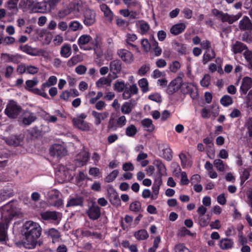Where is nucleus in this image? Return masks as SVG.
<instances>
[{
    "instance_id": "42",
    "label": "nucleus",
    "mask_w": 252,
    "mask_h": 252,
    "mask_svg": "<svg viewBox=\"0 0 252 252\" xmlns=\"http://www.w3.org/2000/svg\"><path fill=\"white\" fill-rule=\"evenodd\" d=\"M119 174V171L117 169L113 170L105 178V182L111 183L113 182Z\"/></svg>"
},
{
    "instance_id": "40",
    "label": "nucleus",
    "mask_w": 252,
    "mask_h": 252,
    "mask_svg": "<svg viewBox=\"0 0 252 252\" xmlns=\"http://www.w3.org/2000/svg\"><path fill=\"white\" fill-rule=\"evenodd\" d=\"M129 209L130 211L135 213L140 212L141 209V204L138 201H134L130 203Z\"/></svg>"
},
{
    "instance_id": "27",
    "label": "nucleus",
    "mask_w": 252,
    "mask_h": 252,
    "mask_svg": "<svg viewBox=\"0 0 252 252\" xmlns=\"http://www.w3.org/2000/svg\"><path fill=\"white\" fill-rule=\"evenodd\" d=\"M13 195L12 190L7 188L0 189V202L6 200Z\"/></svg>"
},
{
    "instance_id": "55",
    "label": "nucleus",
    "mask_w": 252,
    "mask_h": 252,
    "mask_svg": "<svg viewBox=\"0 0 252 252\" xmlns=\"http://www.w3.org/2000/svg\"><path fill=\"white\" fill-rule=\"evenodd\" d=\"M214 164L218 170L220 172L224 171V165L222 160L220 159H217L214 161Z\"/></svg>"
},
{
    "instance_id": "49",
    "label": "nucleus",
    "mask_w": 252,
    "mask_h": 252,
    "mask_svg": "<svg viewBox=\"0 0 252 252\" xmlns=\"http://www.w3.org/2000/svg\"><path fill=\"white\" fill-rule=\"evenodd\" d=\"M137 132L136 126L133 125H131L126 128V134L129 137H133Z\"/></svg>"
},
{
    "instance_id": "41",
    "label": "nucleus",
    "mask_w": 252,
    "mask_h": 252,
    "mask_svg": "<svg viewBox=\"0 0 252 252\" xmlns=\"http://www.w3.org/2000/svg\"><path fill=\"white\" fill-rule=\"evenodd\" d=\"M138 85L141 89L143 93H146L149 91L148 82L146 78H142L138 81Z\"/></svg>"
},
{
    "instance_id": "16",
    "label": "nucleus",
    "mask_w": 252,
    "mask_h": 252,
    "mask_svg": "<svg viewBox=\"0 0 252 252\" xmlns=\"http://www.w3.org/2000/svg\"><path fill=\"white\" fill-rule=\"evenodd\" d=\"M218 245L220 249L227 250L233 248L234 242L232 239L223 238L220 240Z\"/></svg>"
},
{
    "instance_id": "20",
    "label": "nucleus",
    "mask_w": 252,
    "mask_h": 252,
    "mask_svg": "<svg viewBox=\"0 0 252 252\" xmlns=\"http://www.w3.org/2000/svg\"><path fill=\"white\" fill-rule=\"evenodd\" d=\"M84 197L81 196H76L70 198L66 204L67 208L74 206H83L84 204Z\"/></svg>"
},
{
    "instance_id": "17",
    "label": "nucleus",
    "mask_w": 252,
    "mask_h": 252,
    "mask_svg": "<svg viewBox=\"0 0 252 252\" xmlns=\"http://www.w3.org/2000/svg\"><path fill=\"white\" fill-rule=\"evenodd\" d=\"M239 28L241 31H252V22L249 18L245 16L239 22Z\"/></svg>"
},
{
    "instance_id": "36",
    "label": "nucleus",
    "mask_w": 252,
    "mask_h": 252,
    "mask_svg": "<svg viewBox=\"0 0 252 252\" xmlns=\"http://www.w3.org/2000/svg\"><path fill=\"white\" fill-rule=\"evenodd\" d=\"M141 124L142 126L147 128V131L149 132H152L155 129V126L153 124V122L151 119H144L142 122Z\"/></svg>"
},
{
    "instance_id": "13",
    "label": "nucleus",
    "mask_w": 252,
    "mask_h": 252,
    "mask_svg": "<svg viewBox=\"0 0 252 252\" xmlns=\"http://www.w3.org/2000/svg\"><path fill=\"white\" fill-rule=\"evenodd\" d=\"M23 114L22 123L25 125L29 126L37 119L35 114L28 110L24 111Z\"/></svg>"
},
{
    "instance_id": "29",
    "label": "nucleus",
    "mask_w": 252,
    "mask_h": 252,
    "mask_svg": "<svg viewBox=\"0 0 252 252\" xmlns=\"http://www.w3.org/2000/svg\"><path fill=\"white\" fill-rule=\"evenodd\" d=\"M22 141V138L20 135H13L10 136L7 140V143L10 145L18 146Z\"/></svg>"
},
{
    "instance_id": "19",
    "label": "nucleus",
    "mask_w": 252,
    "mask_h": 252,
    "mask_svg": "<svg viewBox=\"0 0 252 252\" xmlns=\"http://www.w3.org/2000/svg\"><path fill=\"white\" fill-rule=\"evenodd\" d=\"M121 65V61L119 60H114L110 62V70L115 75L113 79L117 78V74L120 72L122 69Z\"/></svg>"
},
{
    "instance_id": "50",
    "label": "nucleus",
    "mask_w": 252,
    "mask_h": 252,
    "mask_svg": "<svg viewBox=\"0 0 252 252\" xmlns=\"http://www.w3.org/2000/svg\"><path fill=\"white\" fill-rule=\"evenodd\" d=\"M242 41L248 43H252V32L251 31L245 32L242 35Z\"/></svg>"
},
{
    "instance_id": "54",
    "label": "nucleus",
    "mask_w": 252,
    "mask_h": 252,
    "mask_svg": "<svg viewBox=\"0 0 252 252\" xmlns=\"http://www.w3.org/2000/svg\"><path fill=\"white\" fill-rule=\"evenodd\" d=\"M131 111V103L128 102H124L121 107L122 112L124 114H129Z\"/></svg>"
},
{
    "instance_id": "9",
    "label": "nucleus",
    "mask_w": 252,
    "mask_h": 252,
    "mask_svg": "<svg viewBox=\"0 0 252 252\" xmlns=\"http://www.w3.org/2000/svg\"><path fill=\"white\" fill-rule=\"evenodd\" d=\"M89 219L95 220H98L101 216L100 208L95 203H93L86 212Z\"/></svg>"
},
{
    "instance_id": "45",
    "label": "nucleus",
    "mask_w": 252,
    "mask_h": 252,
    "mask_svg": "<svg viewBox=\"0 0 252 252\" xmlns=\"http://www.w3.org/2000/svg\"><path fill=\"white\" fill-rule=\"evenodd\" d=\"M111 82V80L110 79L104 77H101L96 82V86L97 88H101L103 85L110 86Z\"/></svg>"
},
{
    "instance_id": "11",
    "label": "nucleus",
    "mask_w": 252,
    "mask_h": 252,
    "mask_svg": "<svg viewBox=\"0 0 252 252\" xmlns=\"http://www.w3.org/2000/svg\"><path fill=\"white\" fill-rule=\"evenodd\" d=\"M84 24L89 27L93 25L95 22V13L94 10L86 9L84 13Z\"/></svg>"
},
{
    "instance_id": "4",
    "label": "nucleus",
    "mask_w": 252,
    "mask_h": 252,
    "mask_svg": "<svg viewBox=\"0 0 252 252\" xmlns=\"http://www.w3.org/2000/svg\"><path fill=\"white\" fill-rule=\"evenodd\" d=\"M213 15L222 22H227L229 24H232L238 20L242 15V13H238L236 15H230L227 13H223L217 9H213L212 11Z\"/></svg>"
},
{
    "instance_id": "37",
    "label": "nucleus",
    "mask_w": 252,
    "mask_h": 252,
    "mask_svg": "<svg viewBox=\"0 0 252 252\" xmlns=\"http://www.w3.org/2000/svg\"><path fill=\"white\" fill-rule=\"evenodd\" d=\"M245 127L247 129L246 134L250 139L252 138V117L249 118L245 123Z\"/></svg>"
},
{
    "instance_id": "2",
    "label": "nucleus",
    "mask_w": 252,
    "mask_h": 252,
    "mask_svg": "<svg viewBox=\"0 0 252 252\" xmlns=\"http://www.w3.org/2000/svg\"><path fill=\"white\" fill-rule=\"evenodd\" d=\"M16 215V208L11 203H7L2 207L1 221L0 222V242L6 240L9 224Z\"/></svg>"
},
{
    "instance_id": "56",
    "label": "nucleus",
    "mask_w": 252,
    "mask_h": 252,
    "mask_svg": "<svg viewBox=\"0 0 252 252\" xmlns=\"http://www.w3.org/2000/svg\"><path fill=\"white\" fill-rule=\"evenodd\" d=\"M142 47L143 49V50L145 52H149L151 50V44L149 42V41L146 39L144 38L141 40V42Z\"/></svg>"
},
{
    "instance_id": "61",
    "label": "nucleus",
    "mask_w": 252,
    "mask_h": 252,
    "mask_svg": "<svg viewBox=\"0 0 252 252\" xmlns=\"http://www.w3.org/2000/svg\"><path fill=\"white\" fill-rule=\"evenodd\" d=\"M180 67L181 64L177 61L173 62L169 66L170 70L173 73H176Z\"/></svg>"
},
{
    "instance_id": "8",
    "label": "nucleus",
    "mask_w": 252,
    "mask_h": 252,
    "mask_svg": "<svg viewBox=\"0 0 252 252\" xmlns=\"http://www.w3.org/2000/svg\"><path fill=\"white\" fill-rule=\"evenodd\" d=\"M50 155L54 157L60 158L66 155V149L61 144H54L49 149Z\"/></svg>"
},
{
    "instance_id": "24",
    "label": "nucleus",
    "mask_w": 252,
    "mask_h": 252,
    "mask_svg": "<svg viewBox=\"0 0 252 252\" xmlns=\"http://www.w3.org/2000/svg\"><path fill=\"white\" fill-rule=\"evenodd\" d=\"M42 219L45 220H57L58 218V213L55 211H45L40 214Z\"/></svg>"
},
{
    "instance_id": "48",
    "label": "nucleus",
    "mask_w": 252,
    "mask_h": 252,
    "mask_svg": "<svg viewBox=\"0 0 252 252\" xmlns=\"http://www.w3.org/2000/svg\"><path fill=\"white\" fill-rule=\"evenodd\" d=\"M47 234L48 236L51 237L53 240H57L61 236L60 232L57 229L54 228H50L47 232Z\"/></svg>"
},
{
    "instance_id": "35",
    "label": "nucleus",
    "mask_w": 252,
    "mask_h": 252,
    "mask_svg": "<svg viewBox=\"0 0 252 252\" xmlns=\"http://www.w3.org/2000/svg\"><path fill=\"white\" fill-rule=\"evenodd\" d=\"M81 235L83 237H94L96 238H99L101 234L97 232H91V231L86 229L83 228L81 230Z\"/></svg>"
},
{
    "instance_id": "21",
    "label": "nucleus",
    "mask_w": 252,
    "mask_h": 252,
    "mask_svg": "<svg viewBox=\"0 0 252 252\" xmlns=\"http://www.w3.org/2000/svg\"><path fill=\"white\" fill-rule=\"evenodd\" d=\"M162 183L161 177H157L154 181L152 187L153 194L151 196L152 199H156L159 193L160 187Z\"/></svg>"
},
{
    "instance_id": "33",
    "label": "nucleus",
    "mask_w": 252,
    "mask_h": 252,
    "mask_svg": "<svg viewBox=\"0 0 252 252\" xmlns=\"http://www.w3.org/2000/svg\"><path fill=\"white\" fill-rule=\"evenodd\" d=\"M60 54L62 57L67 58L71 54V46L69 44L63 45L61 50Z\"/></svg>"
},
{
    "instance_id": "6",
    "label": "nucleus",
    "mask_w": 252,
    "mask_h": 252,
    "mask_svg": "<svg viewBox=\"0 0 252 252\" xmlns=\"http://www.w3.org/2000/svg\"><path fill=\"white\" fill-rule=\"evenodd\" d=\"M181 88L183 94H189L193 99L198 97L197 89L192 83L182 84Z\"/></svg>"
},
{
    "instance_id": "15",
    "label": "nucleus",
    "mask_w": 252,
    "mask_h": 252,
    "mask_svg": "<svg viewBox=\"0 0 252 252\" xmlns=\"http://www.w3.org/2000/svg\"><path fill=\"white\" fill-rule=\"evenodd\" d=\"M117 54L122 60L126 63H130L133 60L132 54L127 50L121 49L117 51Z\"/></svg>"
},
{
    "instance_id": "12",
    "label": "nucleus",
    "mask_w": 252,
    "mask_h": 252,
    "mask_svg": "<svg viewBox=\"0 0 252 252\" xmlns=\"http://www.w3.org/2000/svg\"><path fill=\"white\" fill-rule=\"evenodd\" d=\"M252 87V79L251 78L246 76L244 77L242 81L240 88V93L241 95H245L247 94L248 91Z\"/></svg>"
},
{
    "instance_id": "53",
    "label": "nucleus",
    "mask_w": 252,
    "mask_h": 252,
    "mask_svg": "<svg viewBox=\"0 0 252 252\" xmlns=\"http://www.w3.org/2000/svg\"><path fill=\"white\" fill-rule=\"evenodd\" d=\"M244 56L249 63V68L252 69V51L250 50H246L244 53Z\"/></svg>"
},
{
    "instance_id": "47",
    "label": "nucleus",
    "mask_w": 252,
    "mask_h": 252,
    "mask_svg": "<svg viewBox=\"0 0 252 252\" xmlns=\"http://www.w3.org/2000/svg\"><path fill=\"white\" fill-rule=\"evenodd\" d=\"M38 83L37 78H34L33 80H28L26 81L25 89L30 92L31 91L33 87L36 86Z\"/></svg>"
},
{
    "instance_id": "22",
    "label": "nucleus",
    "mask_w": 252,
    "mask_h": 252,
    "mask_svg": "<svg viewBox=\"0 0 252 252\" xmlns=\"http://www.w3.org/2000/svg\"><path fill=\"white\" fill-rule=\"evenodd\" d=\"M186 28V25L185 23H177L172 26L170 30V32L172 34L177 35L184 32Z\"/></svg>"
},
{
    "instance_id": "58",
    "label": "nucleus",
    "mask_w": 252,
    "mask_h": 252,
    "mask_svg": "<svg viewBox=\"0 0 252 252\" xmlns=\"http://www.w3.org/2000/svg\"><path fill=\"white\" fill-rule=\"evenodd\" d=\"M210 76L209 74H205L200 81V85L203 87H208L210 84Z\"/></svg>"
},
{
    "instance_id": "30",
    "label": "nucleus",
    "mask_w": 252,
    "mask_h": 252,
    "mask_svg": "<svg viewBox=\"0 0 252 252\" xmlns=\"http://www.w3.org/2000/svg\"><path fill=\"white\" fill-rule=\"evenodd\" d=\"M216 57L215 51L213 49L207 50L204 54L203 58V63L204 64H206L208 62L214 59Z\"/></svg>"
},
{
    "instance_id": "46",
    "label": "nucleus",
    "mask_w": 252,
    "mask_h": 252,
    "mask_svg": "<svg viewBox=\"0 0 252 252\" xmlns=\"http://www.w3.org/2000/svg\"><path fill=\"white\" fill-rule=\"evenodd\" d=\"M60 0H48L47 1H41V2H45L46 4V12L49 11L52 8H54L60 2Z\"/></svg>"
},
{
    "instance_id": "3",
    "label": "nucleus",
    "mask_w": 252,
    "mask_h": 252,
    "mask_svg": "<svg viewBox=\"0 0 252 252\" xmlns=\"http://www.w3.org/2000/svg\"><path fill=\"white\" fill-rule=\"evenodd\" d=\"M46 4L34 0H21L19 6L23 11H29L31 13H45L47 10Z\"/></svg>"
},
{
    "instance_id": "7",
    "label": "nucleus",
    "mask_w": 252,
    "mask_h": 252,
    "mask_svg": "<svg viewBox=\"0 0 252 252\" xmlns=\"http://www.w3.org/2000/svg\"><path fill=\"white\" fill-rule=\"evenodd\" d=\"M108 198L111 204L116 207L120 206L121 205V199L116 190L112 187H109L107 189Z\"/></svg>"
},
{
    "instance_id": "44",
    "label": "nucleus",
    "mask_w": 252,
    "mask_h": 252,
    "mask_svg": "<svg viewBox=\"0 0 252 252\" xmlns=\"http://www.w3.org/2000/svg\"><path fill=\"white\" fill-rule=\"evenodd\" d=\"M19 0H8L6 3V8L9 10H15V14L18 11L17 3Z\"/></svg>"
},
{
    "instance_id": "32",
    "label": "nucleus",
    "mask_w": 252,
    "mask_h": 252,
    "mask_svg": "<svg viewBox=\"0 0 252 252\" xmlns=\"http://www.w3.org/2000/svg\"><path fill=\"white\" fill-rule=\"evenodd\" d=\"M211 220V216L209 214L206 215H199L198 223L201 227H204L207 226Z\"/></svg>"
},
{
    "instance_id": "64",
    "label": "nucleus",
    "mask_w": 252,
    "mask_h": 252,
    "mask_svg": "<svg viewBox=\"0 0 252 252\" xmlns=\"http://www.w3.org/2000/svg\"><path fill=\"white\" fill-rule=\"evenodd\" d=\"M70 13V11L68 8H65L62 10H60L57 14V16L63 19L64 18L65 16L69 14Z\"/></svg>"
},
{
    "instance_id": "57",
    "label": "nucleus",
    "mask_w": 252,
    "mask_h": 252,
    "mask_svg": "<svg viewBox=\"0 0 252 252\" xmlns=\"http://www.w3.org/2000/svg\"><path fill=\"white\" fill-rule=\"evenodd\" d=\"M174 250L175 252H190L183 244H178L175 246Z\"/></svg>"
},
{
    "instance_id": "51",
    "label": "nucleus",
    "mask_w": 252,
    "mask_h": 252,
    "mask_svg": "<svg viewBox=\"0 0 252 252\" xmlns=\"http://www.w3.org/2000/svg\"><path fill=\"white\" fill-rule=\"evenodd\" d=\"M163 158L167 161H170L173 158L172 151L169 147L163 149Z\"/></svg>"
},
{
    "instance_id": "39",
    "label": "nucleus",
    "mask_w": 252,
    "mask_h": 252,
    "mask_svg": "<svg viewBox=\"0 0 252 252\" xmlns=\"http://www.w3.org/2000/svg\"><path fill=\"white\" fill-rule=\"evenodd\" d=\"M126 84H125L124 81H117L114 85V90L119 93H121L125 91Z\"/></svg>"
},
{
    "instance_id": "25",
    "label": "nucleus",
    "mask_w": 252,
    "mask_h": 252,
    "mask_svg": "<svg viewBox=\"0 0 252 252\" xmlns=\"http://www.w3.org/2000/svg\"><path fill=\"white\" fill-rule=\"evenodd\" d=\"M92 37L90 35L87 34H83L81 35L78 40V44L81 49L86 50H91L92 48H84L82 46L88 43L91 40Z\"/></svg>"
},
{
    "instance_id": "1",
    "label": "nucleus",
    "mask_w": 252,
    "mask_h": 252,
    "mask_svg": "<svg viewBox=\"0 0 252 252\" xmlns=\"http://www.w3.org/2000/svg\"><path fill=\"white\" fill-rule=\"evenodd\" d=\"M40 226L32 221H27L23 225V232L24 238L20 243V247L27 249H34L37 244V239L41 234Z\"/></svg>"
},
{
    "instance_id": "34",
    "label": "nucleus",
    "mask_w": 252,
    "mask_h": 252,
    "mask_svg": "<svg viewBox=\"0 0 252 252\" xmlns=\"http://www.w3.org/2000/svg\"><path fill=\"white\" fill-rule=\"evenodd\" d=\"M134 236L138 240H144L149 237V234L145 229H141L135 232L134 234Z\"/></svg>"
},
{
    "instance_id": "14",
    "label": "nucleus",
    "mask_w": 252,
    "mask_h": 252,
    "mask_svg": "<svg viewBox=\"0 0 252 252\" xmlns=\"http://www.w3.org/2000/svg\"><path fill=\"white\" fill-rule=\"evenodd\" d=\"M138 93V88L136 84L130 85L129 87L126 86L123 94V98L125 100L128 99L132 95L137 94Z\"/></svg>"
},
{
    "instance_id": "31",
    "label": "nucleus",
    "mask_w": 252,
    "mask_h": 252,
    "mask_svg": "<svg viewBox=\"0 0 252 252\" xmlns=\"http://www.w3.org/2000/svg\"><path fill=\"white\" fill-rule=\"evenodd\" d=\"M57 82V78L55 76H50L48 79L43 83L41 85V89L44 91L46 88H49L50 86H54L56 84Z\"/></svg>"
},
{
    "instance_id": "28",
    "label": "nucleus",
    "mask_w": 252,
    "mask_h": 252,
    "mask_svg": "<svg viewBox=\"0 0 252 252\" xmlns=\"http://www.w3.org/2000/svg\"><path fill=\"white\" fill-rule=\"evenodd\" d=\"M154 165L157 167L159 176L158 177H161L166 173V169L160 159H156L154 162Z\"/></svg>"
},
{
    "instance_id": "52",
    "label": "nucleus",
    "mask_w": 252,
    "mask_h": 252,
    "mask_svg": "<svg viewBox=\"0 0 252 252\" xmlns=\"http://www.w3.org/2000/svg\"><path fill=\"white\" fill-rule=\"evenodd\" d=\"M69 28L73 31H76L81 30L83 28L82 25L77 21H71L69 25Z\"/></svg>"
},
{
    "instance_id": "59",
    "label": "nucleus",
    "mask_w": 252,
    "mask_h": 252,
    "mask_svg": "<svg viewBox=\"0 0 252 252\" xmlns=\"http://www.w3.org/2000/svg\"><path fill=\"white\" fill-rule=\"evenodd\" d=\"M93 43L94 46V50L97 57L98 58L101 57L103 55V53L101 50L98 48L99 43L96 38H95L93 41Z\"/></svg>"
},
{
    "instance_id": "10",
    "label": "nucleus",
    "mask_w": 252,
    "mask_h": 252,
    "mask_svg": "<svg viewBox=\"0 0 252 252\" xmlns=\"http://www.w3.org/2000/svg\"><path fill=\"white\" fill-rule=\"evenodd\" d=\"M182 82L181 78H177L171 81L167 86L166 93L172 95L177 92L182 87Z\"/></svg>"
},
{
    "instance_id": "26",
    "label": "nucleus",
    "mask_w": 252,
    "mask_h": 252,
    "mask_svg": "<svg viewBox=\"0 0 252 252\" xmlns=\"http://www.w3.org/2000/svg\"><path fill=\"white\" fill-rule=\"evenodd\" d=\"M245 50H249L247 45L238 41H237L233 45L232 49V50L234 54L242 53Z\"/></svg>"
},
{
    "instance_id": "62",
    "label": "nucleus",
    "mask_w": 252,
    "mask_h": 252,
    "mask_svg": "<svg viewBox=\"0 0 252 252\" xmlns=\"http://www.w3.org/2000/svg\"><path fill=\"white\" fill-rule=\"evenodd\" d=\"M117 123H116L115 120L114 118L111 117L108 122V128L109 130L112 131L116 130L118 127Z\"/></svg>"
},
{
    "instance_id": "23",
    "label": "nucleus",
    "mask_w": 252,
    "mask_h": 252,
    "mask_svg": "<svg viewBox=\"0 0 252 252\" xmlns=\"http://www.w3.org/2000/svg\"><path fill=\"white\" fill-rule=\"evenodd\" d=\"M92 115L95 118V124L98 126L101 124V121L104 120L108 117L109 113L107 112L99 113L95 111H93Z\"/></svg>"
},
{
    "instance_id": "5",
    "label": "nucleus",
    "mask_w": 252,
    "mask_h": 252,
    "mask_svg": "<svg viewBox=\"0 0 252 252\" xmlns=\"http://www.w3.org/2000/svg\"><path fill=\"white\" fill-rule=\"evenodd\" d=\"M22 108L17 102L12 100L6 106L4 110L5 114L10 119H16L22 113Z\"/></svg>"
},
{
    "instance_id": "38",
    "label": "nucleus",
    "mask_w": 252,
    "mask_h": 252,
    "mask_svg": "<svg viewBox=\"0 0 252 252\" xmlns=\"http://www.w3.org/2000/svg\"><path fill=\"white\" fill-rule=\"evenodd\" d=\"M220 103L223 106L227 107L233 103V99L230 96L226 94L221 98Z\"/></svg>"
},
{
    "instance_id": "60",
    "label": "nucleus",
    "mask_w": 252,
    "mask_h": 252,
    "mask_svg": "<svg viewBox=\"0 0 252 252\" xmlns=\"http://www.w3.org/2000/svg\"><path fill=\"white\" fill-rule=\"evenodd\" d=\"M80 61V57L79 55L73 56L67 62V65L71 66L76 64Z\"/></svg>"
},
{
    "instance_id": "18",
    "label": "nucleus",
    "mask_w": 252,
    "mask_h": 252,
    "mask_svg": "<svg viewBox=\"0 0 252 252\" xmlns=\"http://www.w3.org/2000/svg\"><path fill=\"white\" fill-rule=\"evenodd\" d=\"M72 123L75 127L82 131H89L90 130V127L89 124L84 120L73 118Z\"/></svg>"
},
{
    "instance_id": "43",
    "label": "nucleus",
    "mask_w": 252,
    "mask_h": 252,
    "mask_svg": "<svg viewBox=\"0 0 252 252\" xmlns=\"http://www.w3.org/2000/svg\"><path fill=\"white\" fill-rule=\"evenodd\" d=\"M140 32L142 34H146L150 29L149 24L144 20L140 21L139 25Z\"/></svg>"
},
{
    "instance_id": "63",
    "label": "nucleus",
    "mask_w": 252,
    "mask_h": 252,
    "mask_svg": "<svg viewBox=\"0 0 252 252\" xmlns=\"http://www.w3.org/2000/svg\"><path fill=\"white\" fill-rule=\"evenodd\" d=\"M20 49L23 52L30 55H33V49L32 48L29 46L28 45H25L24 46H20Z\"/></svg>"
}]
</instances>
